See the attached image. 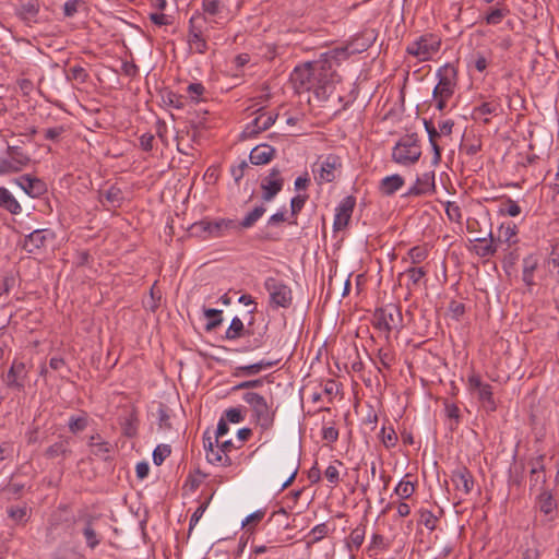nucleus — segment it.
<instances>
[{
	"label": "nucleus",
	"mask_w": 559,
	"mask_h": 559,
	"mask_svg": "<svg viewBox=\"0 0 559 559\" xmlns=\"http://www.w3.org/2000/svg\"><path fill=\"white\" fill-rule=\"evenodd\" d=\"M242 400L250 406L252 420L263 431L271 429L275 420V411L272 409L264 396L255 392H246Z\"/></svg>",
	"instance_id": "obj_1"
},
{
	"label": "nucleus",
	"mask_w": 559,
	"mask_h": 559,
	"mask_svg": "<svg viewBox=\"0 0 559 559\" xmlns=\"http://www.w3.org/2000/svg\"><path fill=\"white\" fill-rule=\"evenodd\" d=\"M373 326L384 331L388 335L393 331H401L404 328L401 308L397 305L389 304L378 308L373 314Z\"/></svg>",
	"instance_id": "obj_2"
},
{
	"label": "nucleus",
	"mask_w": 559,
	"mask_h": 559,
	"mask_svg": "<svg viewBox=\"0 0 559 559\" xmlns=\"http://www.w3.org/2000/svg\"><path fill=\"white\" fill-rule=\"evenodd\" d=\"M421 155L417 134H407L403 136L394 146L392 159L400 165L415 164Z\"/></svg>",
	"instance_id": "obj_3"
},
{
	"label": "nucleus",
	"mask_w": 559,
	"mask_h": 559,
	"mask_svg": "<svg viewBox=\"0 0 559 559\" xmlns=\"http://www.w3.org/2000/svg\"><path fill=\"white\" fill-rule=\"evenodd\" d=\"M440 47V37L428 33L409 43L406 47V52L416 57L419 61H428L439 51Z\"/></svg>",
	"instance_id": "obj_4"
},
{
	"label": "nucleus",
	"mask_w": 559,
	"mask_h": 559,
	"mask_svg": "<svg viewBox=\"0 0 559 559\" xmlns=\"http://www.w3.org/2000/svg\"><path fill=\"white\" fill-rule=\"evenodd\" d=\"M314 87L319 97L324 95L329 87L338 82V75L333 69L331 60L321 58L314 61Z\"/></svg>",
	"instance_id": "obj_5"
},
{
	"label": "nucleus",
	"mask_w": 559,
	"mask_h": 559,
	"mask_svg": "<svg viewBox=\"0 0 559 559\" xmlns=\"http://www.w3.org/2000/svg\"><path fill=\"white\" fill-rule=\"evenodd\" d=\"M205 17L195 12L189 20V29L187 41L191 51L205 53L207 51V41L204 35Z\"/></svg>",
	"instance_id": "obj_6"
},
{
	"label": "nucleus",
	"mask_w": 559,
	"mask_h": 559,
	"mask_svg": "<svg viewBox=\"0 0 559 559\" xmlns=\"http://www.w3.org/2000/svg\"><path fill=\"white\" fill-rule=\"evenodd\" d=\"M438 84L433 88L432 96H441L442 98H451L457 81V70L447 63L437 71Z\"/></svg>",
	"instance_id": "obj_7"
},
{
	"label": "nucleus",
	"mask_w": 559,
	"mask_h": 559,
	"mask_svg": "<svg viewBox=\"0 0 559 559\" xmlns=\"http://www.w3.org/2000/svg\"><path fill=\"white\" fill-rule=\"evenodd\" d=\"M264 287L270 294V302L273 306L288 308L292 305V289L284 282L267 277Z\"/></svg>",
	"instance_id": "obj_8"
},
{
	"label": "nucleus",
	"mask_w": 559,
	"mask_h": 559,
	"mask_svg": "<svg viewBox=\"0 0 559 559\" xmlns=\"http://www.w3.org/2000/svg\"><path fill=\"white\" fill-rule=\"evenodd\" d=\"M314 75V61L296 67L290 74V81L296 92L302 93L311 90L316 92Z\"/></svg>",
	"instance_id": "obj_9"
},
{
	"label": "nucleus",
	"mask_w": 559,
	"mask_h": 559,
	"mask_svg": "<svg viewBox=\"0 0 559 559\" xmlns=\"http://www.w3.org/2000/svg\"><path fill=\"white\" fill-rule=\"evenodd\" d=\"M467 381L468 389L477 394V399L484 407L489 412H493L496 409V403L492 386L489 383L483 382L481 378L476 373H472Z\"/></svg>",
	"instance_id": "obj_10"
},
{
	"label": "nucleus",
	"mask_w": 559,
	"mask_h": 559,
	"mask_svg": "<svg viewBox=\"0 0 559 559\" xmlns=\"http://www.w3.org/2000/svg\"><path fill=\"white\" fill-rule=\"evenodd\" d=\"M534 507L544 514L545 522H550L556 518L558 502L550 489L540 487L535 497Z\"/></svg>",
	"instance_id": "obj_11"
},
{
	"label": "nucleus",
	"mask_w": 559,
	"mask_h": 559,
	"mask_svg": "<svg viewBox=\"0 0 559 559\" xmlns=\"http://www.w3.org/2000/svg\"><path fill=\"white\" fill-rule=\"evenodd\" d=\"M55 238V233L49 228L36 229L25 237L23 249L28 253H35L45 248L48 242H52Z\"/></svg>",
	"instance_id": "obj_12"
},
{
	"label": "nucleus",
	"mask_w": 559,
	"mask_h": 559,
	"mask_svg": "<svg viewBox=\"0 0 559 559\" xmlns=\"http://www.w3.org/2000/svg\"><path fill=\"white\" fill-rule=\"evenodd\" d=\"M284 179L278 168H272L266 177L261 181L262 200L272 201L276 194L282 191Z\"/></svg>",
	"instance_id": "obj_13"
},
{
	"label": "nucleus",
	"mask_w": 559,
	"mask_h": 559,
	"mask_svg": "<svg viewBox=\"0 0 559 559\" xmlns=\"http://www.w3.org/2000/svg\"><path fill=\"white\" fill-rule=\"evenodd\" d=\"M14 183H16L31 198H39L47 192V185L45 181L28 174L14 179Z\"/></svg>",
	"instance_id": "obj_14"
},
{
	"label": "nucleus",
	"mask_w": 559,
	"mask_h": 559,
	"mask_svg": "<svg viewBox=\"0 0 559 559\" xmlns=\"http://www.w3.org/2000/svg\"><path fill=\"white\" fill-rule=\"evenodd\" d=\"M236 227V221L226 218H221L216 221H201L194 224V228L209 233L211 237H222L225 230Z\"/></svg>",
	"instance_id": "obj_15"
},
{
	"label": "nucleus",
	"mask_w": 559,
	"mask_h": 559,
	"mask_svg": "<svg viewBox=\"0 0 559 559\" xmlns=\"http://www.w3.org/2000/svg\"><path fill=\"white\" fill-rule=\"evenodd\" d=\"M455 489L463 495H468L474 487V477L466 466H457L451 475Z\"/></svg>",
	"instance_id": "obj_16"
},
{
	"label": "nucleus",
	"mask_w": 559,
	"mask_h": 559,
	"mask_svg": "<svg viewBox=\"0 0 559 559\" xmlns=\"http://www.w3.org/2000/svg\"><path fill=\"white\" fill-rule=\"evenodd\" d=\"M342 166L341 158L336 155H328L320 164L318 177L316 179L321 182H332L336 178L335 171Z\"/></svg>",
	"instance_id": "obj_17"
},
{
	"label": "nucleus",
	"mask_w": 559,
	"mask_h": 559,
	"mask_svg": "<svg viewBox=\"0 0 559 559\" xmlns=\"http://www.w3.org/2000/svg\"><path fill=\"white\" fill-rule=\"evenodd\" d=\"M356 204V199L352 195L344 198L338 206L336 207L335 218H334V228L340 230L348 225V222L352 217L354 207Z\"/></svg>",
	"instance_id": "obj_18"
},
{
	"label": "nucleus",
	"mask_w": 559,
	"mask_h": 559,
	"mask_svg": "<svg viewBox=\"0 0 559 559\" xmlns=\"http://www.w3.org/2000/svg\"><path fill=\"white\" fill-rule=\"evenodd\" d=\"M215 441H213L211 436H207V432L203 435V445L206 451V460L211 464H221L222 466H230L233 464L231 459L228 454H224L219 448L214 449Z\"/></svg>",
	"instance_id": "obj_19"
},
{
	"label": "nucleus",
	"mask_w": 559,
	"mask_h": 559,
	"mask_svg": "<svg viewBox=\"0 0 559 559\" xmlns=\"http://www.w3.org/2000/svg\"><path fill=\"white\" fill-rule=\"evenodd\" d=\"M26 378L25 364L14 360L10 367L4 382L9 388L22 390L24 388V380Z\"/></svg>",
	"instance_id": "obj_20"
},
{
	"label": "nucleus",
	"mask_w": 559,
	"mask_h": 559,
	"mask_svg": "<svg viewBox=\"0 0 559 559\" xmlns=\"http://www.w3.org/2000/svg\"><path fill=\"white\" fill-rule=\"evenodd\" d=\"M80 520H82L84 522V527H83L82 533L85 538L86 546L93 550L102 542L100 535L94 528V522L96 520V516L86 513V514L80 515Z\"/></svg>",
	"instance_id": "obj_21"
},
{
	"label": "nucleus",
	"mask_w": 559,
	"mask_h": 559,
	"mask_svg": "<svg viewBox=\"0 0 559 559\" xmlns=\"http://www.w3.org/2000/svg\"><path fill=\"white\" fill-rule=\"evenodd\" d=\"M502 112V105L499 99L484 102L473 109V119H483L484 123H489L487 116H498Z\"/></svg>",
	"instance_id": "obj_22"
},
{
	"label": "nucleus",
	"mask_w": 559,
	"mask_h": 559,
	"mask_svg": "<svg viewBox=\"0 0 559 559\" xmlns=\"http://www.w3.org/2000/svg\"><path fill=\"white\" fill-rule=\"evenodd\" d=\"M277 115L273 114H260L258 117L253 119V121L248 124L243 131V134L247 136H253L258 133L267 130L275 122Z\"/></svg>",
	"instance_id": "obj_23"
},
{
	"label": "nucleus",
	"mask_w": 559,
	"mask_h": 559,
	"mask_svg": "<svg viewBox=\"0 0 559 559\" xmlns=\"http://www.w3.org/2000/svg\"><path fill=\"white\" fill-rule=\"evenodd\" d=\"M435 189V174L426 173L421 177L417 178L414 186H412L404 197H418L424 195Z\"/></svg>",
	"instance_id": "obj_24"
},
{
	"label": "nucleus",
	"mask_w": 559,
	"mask_h": 559,
	"mask_svg": "<svg viewBox=\"0 0 559 559\" xmlns=\"http://www.w3.org/2000/svg\"><path fill=\"white\" fill-rule=\"evenodd\" d=\"M495 240L500 248L502 245H507L508 248L518 243V227L513 223H503L498 228L497 237Z\"/></svg>",
	"instance_id": "obj_25"
},
{
	"label": "nucleus",
	"mask_w": 559,
	"mask_h": 559,
	"mask_svg": "<svg viewBox=\"0 0 559 559\" xmlns=\"http://www.w3.org/2000/svg\"><path fill=\"white\" fill-rule=\"evenodd\" d=\"M404 183V178L399 174H394L382 178L379 182L378 189L382 195L391 197L399 191Z\"/></svg>",
	"instance_id": "obj_26"
},
{
	"label": "nucleus",
	"mask_w": 559,
	"mask_h": 559,
	"mask_svg": "<svg viewBox=\"0 0 559 559\" xmlns=\"http://www.w3.org/2000/svg\"><path fill=\"white\" fill-rule=\"evenodd\" d=\"M275 155V148L269 144H260L253 147L249 158L253 165L267 164Z\"/></svg>",
	"instance_id": "obj_27"
},
{
	"label": "nucleus",
	"mask_w": 559,
	"mask_h": 559,
	"mask_svg": "<svg viewBox=\"0 0 559 559\" xmlns=\"http://www.w3.org/2000/svg\"><path fill=\"white\" fill-rule=\"evenodd\" d=\"M522 281L528 287V290L535 285L534 273L538 267V258L535 254L525 257L522 261Z\"/></svg>",
	"instance_id": "obj_28"
},
{
	"label": "nucleus",
	"mask_w": 559,
	"mask_h": 559,
	"mask_svg": "<svg viewBox=\"0 0 559 559\" xmlns=\"http://www.w3.org/2000/svg\"><path fill=\"white\" fill-rule=\"evenodd\" d=\"M489 240L487 238H476L478 245L475 246V252L480 258L492 257L499 249L492 231L489 233Z\"/></svg>",
	"instance_id": "obj_29"
},
{
	"label": "nucleus",
	"mask_w": 559,
	"mask_h": 559,
	"mask_svg": "<svg viewBox=\"0 0 559 559\" xmlns=\"http://www.w3.org/2000/svg\"><path fill=\"white\" fill-rule=\"evenodd\" d=\"M280 472L289 473V477L282 484L281 489L292 485L299 469V460L296 456L287 457L280 463Z\"/></svg>",
	"instance_id": "obj_30"
},
{
	"label": "nucleus",
	"mask_w": 559,
	"mask_h": 559,
	"mask_svg": "<svg viewBox=\"0 0 559 559\" xmlns=\"http://www.w3.org/2000/svg\"><path fill=\"white\" fill-rule=\"evenodd\" d=\"M94 439H99V435H93L90 437L88 445L92 448V454L107 461L110 457L112 445L107 441L94 442Z\"/></svg>",
	"instance_id": "obj_31"
},
{
	"label": "nucleus",
	"mask_w": 559,
	"mask_h": 559,
	"mask_svg": "<svg viewBox=\"0 0 559 559\" xmlns=\"http://www.w3.org/2000/svg\"><path fill=\"white\" fill-rule=\"evenodd\" d=\"M0 207L15 215L20 214L22 211L21 204L4 187H0Z\"/></svg>",
	"instance_id": "obj_32"
},
{
	"label": "nucleus",
	"mask_w": 559,
	"mask_h": 559,
	"mask_svg": "<svg viewBox=\"0 0 559 559\" xmlns=\"http://www.w3.org/2000/svg\"><path fill=\"white\" fill-rule=\"evenodd\" d=\"M38 12L39 4L37 1H28L26 3H22L16 10L19 17L26 23L36 22Z\"/></svg>",
	"instance_id": "obj_33"
},
{
	"label": "nucleus",
	"mask_w": 559,
	"mask_h": 559,
	"mask_svg": "<svg viewBox=\"0 0 559 559\" xmlns=\"http://www.w3.org/2000/svg\"><path fill=\"white\" fill-rule=\"evenodd\" d=\"M510 13V10L506 5L499 3L495 7H490L484 16L487 25H498L502 20Z\"/></svg>",
	"instance_id": "obj_34"
},
{
	"label": "nucleus",
	"mask_w": 559,
	"mask_h": 559,
	"mask_svg": "<svg viewBox=\"0 0 559 559\" xmlns=\"http://www.w3.org/2000/svg\"><path fill=\"white\" fill-rule=\"evenodd\" d=\"M427 274V271L424 267H416L411 266L406 269L404 272L400 273V278L403 276H406L408 278V283L406 284V287L409 292L413 290L414 287H417L420 280L425 277Z\"/></svg>",
	"instance_id": "obj_35"
},
{
	"label": "nucleus",
	"mask_w": 559,
	"mask_h": 559,
	"mask_svg": "<svg viewBox=\"0 0 559 559\" xmlns=\"http://www.w3.org/2000/svg\"><path fill=\"white\" fill-rule=\"evenodd\" d=\"M27 165L11 157L0 158V176H7L22 171Z\"/></svg>",
	"instance_id": "obj_36"
},
{
	"label": "nucleus",
	"mask_w": 559,
	"mask_h": 559,
	"mask_svg": "<svg viewBox=\"0 0 559 559\" xmlns=\"http://www.w3.org/2000/svg\"><path fill=\"white\" fill-rule=\"evenodd\" d=\"M99 200L100 202H103V200H106L112 206L118 207L121 205L123 201V192L117 186H111L106 191L99 192Z\"/></svg>",
	"instance_id": "obj_37"
},
{
	"label": "nucleus",
	"mask_w": 559,
	"mask_h": 559,
	"mask_svg": "<svg viewBox=\"0 0 559 559\" xmlns=\"http://www.w3.org/2000/svg\"><path fill=\"white\" fill-rule=\"evenodd\" d=\"M8 516L15 524H25L29 519V510L26 504L24 506H11L7 510Z\"/></svg>",
	"instance_id": "obj_38"
},
{
	"label": "nucleus",
	"mask_w": 559,
	"mask_h": 559,
	"mask_svg": "<svg viewBox=\"0 0 559 559\" xmlns=\"http://www.w3.org/2000/svg\"><path fill=\"white\" fill-rule=\"evenodd\" d=\"M245 334H246V329H245V324L241 321V319L238 317L233 318L228 329L226 330L225 338L229 340V341H234V340H238V338L245 336Z\"/></svg>",
	"instance_id": "obj_39"
},
{
	"label": "nucleus",
	"mask_w": 559,
	"mask_h": 559,
	"mask_svg": "<svg viewBox=\"0 0 559 559\" xmlns=\"http://www.w3.org/2000/svg\"><path fill=\"white\" fill-rule=\"evenodd\" d=\"M203 313L209 322L205 325L206 331H213L223 322V311L213 308H204Z\"/></svg>",
	"instance_id": "obj_40"
},
{
	"label": "nucleus",
	"mask_w": 559,
	"mask_h": 559,
	"mask_svg": "<svg viewBox=\"0 0 559 559\" xmlns=\"http://www.w3.org/2000/svg\"><path fill=\"white\" fill-rule=\"evenodd\" d=\"M70 453L71 451L68 447V441L63 440L48 447L45 451V456L48 459H56L58 456H66Z\"/></svg>",
	"instance_id": "obj_41"
},
{
	"label": "nucleus",
	"mask_w": 559,
	"mask_h": 559,
	"mask_svg": "<svg viewBox=\"0 0 559 559\" xmlns=\"http://www.w3.org/2000/svg\"><path fill=\"white\" fill-rule=\"evenodd\" d=\"M265 211L266 209L263 205L255 206L242 218V221L239 223V226L242 228L252 227L263 216Z\"/></svg>",
	"instance_id": "obj_42"
},
{
	"label": "nucleus",
	"mask_w": 559,
	"mask_h": 559,
	"mask_svg": "<svg viewBox=\"0 0 559 559\" xmlns=\"http://www.w3.org/2000/svg\"><path fill=\"white\" fill-rule=\"evenodd\" d=\"M88 425V417L86 414L80 416H71L68 423L69 430L72 433H79L86 429Z\"/></svg>",
	"instance_id": "obj_43"
},
{
	"label": "nucleus",
	"mask_w": 559,
	"mask_h": 559,
	"mask_svg": "<svg viewBox=\"0 0 559 559\" xmlns=\"http://www.w3.org/2000/svg\"><path fill=\"white\" fill-rule=\"evenodd\" d=\"M171 448L168 444H158L153 451V462L160 466L163 462L170 455Z\"/></svg>",
	"instance_id": "obj_44"
},
{
	"label": "nucleus",
	"mask_w": 559,
	"mask_h": 559,
	"mask_svg": "<svg viewBox=\"0 0 559 559\" xmlns=\"http://www.w3.org/2000/svg\"><path fill=\"white\" fill-rule=\"evenodd\" d=\"M366 525L361 524L355 527L349 534V544L358 549L365 539Z\"/></svg>",
	"instance_id": "obj_45"
},
{
	"label": "nucleus",
	"mask_w": 559,
	"mask_h": 559,
	"mask_svg": "<svg viewBox=\"0 0 559 559\" xmlns=\"http://www.w3.org/2000/svg\"><path fill=\"white\" fill-rule=\"evenodd\" d=\"M5 154L8 157L19 159L23 164L28 165L31 162V157L23 151L21 146L9 145L7 147Z\"/></svg>",
	"instance_id": "obj_46"
},
{
	"label": "nucleus",
	"mask_w": 559,
	"mask_h": 559,
	"mask_svg": "<svg viewBox=\"0 0 559 559\" xmlns=\"http://www.w3.org/2000/svg\"><path fill=\"white\" fill-rule=\"evenodd\" d=\"M88 79V74L86 70L81 66H74L69 69L67 73L68 81H76L79 83H84Z\"/></svg>",
	"instance_id": "obj_47"
},
{
	"label": "nucleus",
	"mask_w": 559,
	"mask_h": 559,
	"mask_svg": "<svg viewBox=\"0 0 559 559\" xmlns=\"http://www.w3.org/2000/svg\"><path fill=\"white\" fill-rule=\"evenodd\" d=\"M415 491V486L412 481L401 480L394 489L396 496L401 499H408Z\"/></svg>",
	"instance_id": "obj_48"
},
{
	"label": "nucleus",
	"mask_w": 559,
	"mask_h": 559,
	"mask_svg": "<svg viewBox=\"0 0 559 559\" xmlns=\"http://www.w3.org/2000/svg\"><path fill=\"white\" fill-rule=\"evenodd\" d=\"M381 440L386 449L395 447L397 442V435L392 427L381 429Z\"/></svg>",
	"instance_id": "obj_49"
},
{
	"label": "nucleus",
	"mask_w": 559,
	"mask_h": 559,
	"mask_svg": "<svg viewBox=\"0 0 559 559\" xmlns=\"http://www.w3.org/2000/svg\"><path fill=\"white\" fill-rule=\"evenodd\" d=\"M407 257L413 264H419L428 257V251L424 247L416 246L408 250Z\"/></svg>",
	"instance_id": "obj_50"
},
{
	"label": "nucleus",
	"mask_w": 559,
	"mask_h": 559,
	"mask_svg": "<svg viewBox=\"0 0 559 559\" xmlns=\"http://www.w3.org/2000/svg\"><path fill=\"white\" fill-rule=\"evenodd\" d=\"M287 520H288L287 511L285 509L281 508L280 510L274 511L271 514L269 522L270 523L274 522L277 525L283 526L285 530H287L290 527V524L288 523Z\"/></svg>",
	"instance_id": "obj_51"
},
{
	"label": "nucleus",
	"mask_w": 559,
	"mask_h": 559,
	"mask_svg": "<svg viewBox=\"0 0 559 559\" xmlns=\"http://www.w3.org/2000/svg\"><path fill=\"white\" fill-rule=\"evenodd\" d=\"M438 518L429 510H423L420 512L419 523L423 524L427 530L433 531L436 528Z\"/></svg>",
	"instance_id": "obj_52"
},
{
	"label": "nucleus",
	"mask_w": 559,
	"mask_h": 559,
	"mask_svg": "<svg viewBox=\"0 0 559 559\" xmlns=\"http://www.w3.org/2000/svg\"><path fill=\"white\" fill-rule=\"evenodd\" d=\"M500 213L502 215H509V216L514 217V216H518L521 214V207L512 199H507V201L503 202L500 207Z\"/></svg>",
	"instance_id": "obj_53"
},
{
	"label": "nucleus",
	"mask_w": 559,
	"mask_h": 559,
	"mask_svg": "<svg viewBox=\"0 0 559 559\" xmlns=\"http://www.w3.org/2000/svg\"><path fill=\"white\" fill-rule=\"evenodd\" d=\"M378 359L383 368L390 369L395 361V356L390 349L380 348Z\"/></svg>",
	"instance_id": "obj_54"
},
{
	"label": "nucleus",
	"mask_w": 559,
	"mask_h": 559,
	"mask_svg": "<svg viewBox=\"0 0 559 559\" xmlns=\"http://www.w3.org/2000/svg\"><path fill=\"white\" fill-rule=\"evenodd\" d=\"M445 213L451 222L459 223L462 218L461 207L455 202L448 201L445 203Z\"/></svg>",
	"instance_id": "obj_55"
},
{
	"label": "nucleus",
	"mask_w": 559,
	"mask_h": 559,
	"mask_svg": "<svg viewBox=\"0 0 559 559\" xmlns=\"http://www.w3.org/2000/svg\"><path fill=\"white\" fill-rule=\"evenodd\" d=\"M138 430V419L134 414H131L123 424V433L127 437H134Z\"/></svg>",
	"instance_id": "obj_56"
},
{
	"label": "nucleus",
	"mask_w": 559,
	"mask_h": 559,
	"mask_svg": "<svg viewBox=\"0 0 559 559\" xmlns=\"http://www.w3.org/2000/svg\"><path fill=\"white\" fill-rule=\"evenodd\" d=\"M248 167H249V165L246 160H241L239 164L230 167V175L233 176V178L237 185L243 178L245 171Z\"/></svg>",
	"instance_id": "obj_57"
},
{
	"label": "nucleus",
	"mask_w": 559,
	"mask_h": 559,
	"mask_svg": "<svg viewBox=\"0 0 559 559\" xmlns=\"http://www.w3.org/2000/svg\"><path fill=\"white\" fill-rule=\"evenodd\" d=\"M222 3L219 0H203L202 9L204 13L217 15L221 12Z\"/></svg>",
	"instance_id": "obj_58"
},
{
	"label": "nucleus",
	"mask_w": 559,
	"mask_h": 559,
	"mask_svg": "<svg viewBox=\"0 0 559 559\" xmlns=\"http://www.w3.org/2000/svg\"><path fill=\"white\" fill-rule=\"evenodd\" d=\"M547 481L546 473L534 472V469H530V488L533 490L534 487L540 485L545 487Z\"/></svg>",
	"instance_id": "obj_59"
},
{
	"label": "nucleus",
	"mask_w": 559,
	"mask_h": 559,
	"mask_svg": "<svg viewBox=\"0 0 559 559\" xmlns=\"http://www.w3.org/2000/svg\"><path fill=\"white\" fill-rule=\"evenodd\" d=\"M59 523L56 521L55 518H51L48 521L47 527H46V540L47 543H55L57 538V528Z\"/></svg>",
	"instance_id": "obj_60"
},
{
	"label": "nucleus",
	"mask_w": 559,
	"mask_h": 559,
	"mask_svg": "<svg viewBox=\"0 0 559 559\" xmlns=\"http://www.w3.org/2000/svg\"><path fill=\"white\" fill-rule=\"evenodd\" d=\"M308 199V195H296L290 201V210H292V215L293 216H296L300 211L301 209L304 207L306 201Z\"/></svg>",
	"instance_id": "obj_61"
},
{
	"label": "nucleus",
	"mask_w": 559,
	"mask_h": 559,
	"mask_svg": "<svg viewBox=\"0 0 559 559\" xmlns=\"http://www.w3.org/2000/svg\"><path fill=\"white\" fill-rule=\"evenodd\" d=\"M225 420L237 424L243 420V416L241 414V411L236 407H231L225 411Z\"/></svg>",
	"instance_id": "obj_62"
},
{
	"label": "nucleus",
	"mask_w": 559,
	"mask_h": 559,
	"mask_svg": "<svg viewBox=\"0 0 559 559\" xmlns=\"http://www.w3.org/2000/svg\"><path fill=\"white\" fill-rule=\"evenodd\" d=\"M157 414H158L159 428L160 429H170L171 428L170 417H169L166 408L163 405H160V407L158 408Z\"/></svg>",
	"instance_id": "obj_63"
},
{
	"label": "nucleus",
	"mask_w": 559,
	"mask_h": 559,
	"mask_svg": "<svg viewBox=\"0 0 559 559\" xmlns=\"http://www.w3.org/2000/svg\"><path fill=\"white\" fill-rule=\"evenodd\" d=\"M204 91L205 88L201 83H191L187 87V93L193 100H198Z\"/></svg>",
	"instance_id": "obj_64"
}]
</instances>
